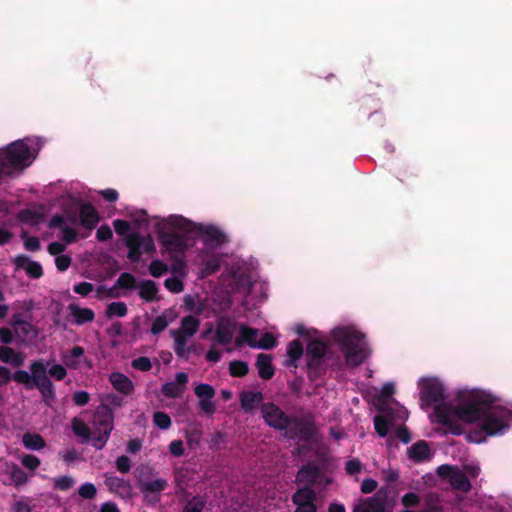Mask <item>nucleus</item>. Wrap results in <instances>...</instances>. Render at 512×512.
Returning a JSON list of instances; mask_svg holds the SVG:
<instances>
[{"mask_svg": "<svg viewBox=\"0 0 512 512\" xmlns=\"http://www.w3.org/2000/svg\"><path fill=\"white\" fill-rule=\"evenodd\" d=\"M72 259L69 255L62 254L55 257V265L59 271H66L71 265Z\"/></svg>", "mask_w": 512, "mask_h": 512, "instance_id": "nucleus-52", "label": "nucleus"}, {"mask_svg": "<svg viewBox=\"0 0 512 512\" xmlns=\"http://www.w3.org/2000/svg\"><path fill=\"white\" fill-rule=\"evenodd\" d=\"M407 455L414 463L427 462L433 456L429 444L424 440L417 441L408 447Z\"/></svg>", "mask_w": 512, "mask_h": 512, "instance_id": "nucleus-19", "label": "nucleus"}, {"mask_svg": "<svg viewBox=\"0 0 512 512\" xmlns=\"http://www.w3.org/2000/svg\"><path fill=\"white\" fill-rule=\"evenodd\" d=\"M62 213L51 217L48 227L59 229L61 239L66 243H73L77 240L78 233L76 226L80 224L85 229H94L99 221L100 215L97 209L89 202L66 193L60 197Z\"/></svg>", "mask_w": 512, "mask_h": 512, "instance_id": "nucleus-6", "label": "nucleus"}, {"mask_svg": "<svg viewBox=\"0 0 512 512\" xmlns=\"http://www.w3.org/2000/svg\"><path fill=\"white\" fill-rule=\"evenodd\" d=\"M84 355L81 346H74L70 351L62 355L63 364L69 369H77L80 366V359Z\"/></svg>", "mask_w": 512, "mask_h": 512, "instance_id": "nucleus-29", "label": "nucleus"}, {"mask_svg": "<svg viewBox=\"0 0 512 512\" xmlns=\"http://www.w3.org/2000/svg\"><path fill=\"white\" fill-rule=\"evenodd\" d=\"M6 473L15 486H22L28 482V475L16 464H6Z\"/></svg>", "mask_w": 512, "mask_h": 512, "instance_id": "nucleus-31", "label": "nucleus"}, {"mask_svg": "<svg viewBox=\"0 0 512 512\" xmlns=\"http://www.w3.org/2000/svg\"><path fill=\"white\" fill-rule=\"evenodd\" d=\"M49 362L43 359L33 360L30 363V372L17 370L13 373V380L22 384L26 389L37 388L47 405H51L56 397L54 384L48 375Z\"/></svg>", "mask_w": 512, "mask_h": 512, "instance_id": "nucleus-11", "label": "nucleus"}, {"mask_svg": "<svg viewBox=\"0 0 512 512\" xmlns=\"http://www.w3.org/2000/svg\"><path fill=\"white\" fill-rule=\"evenodd\" d=\"M170 453L175 457H180L184 454V444L181 440H174L169 445Z\"/></svg>", "mask_w": 512, "mask_h": 512, "instance_id": "nucleus-61", "label": "nucleus"}, {"mask_svg": "<svg viewBox=\"0 0 512 512\" xmlns=\"http://www.w3.org/2000/svg\"><path fill=\"white\" fill-rule=\"evenodd\" d=\"M66 366L63 364H52L50 365L49 364V367H48V375L51 378H54L55 380L57 381H61L63 380L66 375H67V371H66Z\"/></svg>", "mask_w": 512, "mask_h": 512, "instance_id": "nucleus-43", "label": "nucleus"}, {"mask_svg": "<svg viewBox=\"0 0 512 512\" xmlns=\"http://www.w3.org/2000/svg\"><path fill=\"white\" fill-rule=\"evenodd\" d=\"M153 423L162 430H167L171 426V418L164 412H155L153 414Z\"/></svg>", "mask_w": 512, "mask_h": 512, "instance_id": "nucleus-44", "label": "nucleus"}, {"mask_svg": "<svg viewBox=\"0 0 512 512\" xmlns=\"http://www.w3.org/2000/svg\"><path fill=\"white\" fill-rule=\"evenodd\" d=\"M132 223L116 219L113 221V227L117 235L123 238L124 244L128 248V258L133 262H138L143 254H152L156 251L155 242L150 235H142L135 228L146 227L149 224L148 215L144 210L134 209L129 212Z\"/></svg>", "mask_w": 512, "mask_h": 512, "instance_id": "nucleus-10", "label": "nucleus"}, {"mask_svg": "<svg viewBox=\"0 0 512 512\" xmlns=\"http://www.w3.org/2000/svg\"><path fill=\"white\" fill-rule=\"evenodd\" d=\"M203 502L193 498L188 504L185 506L183 512H202Z\"/></svg>", "mask_w": 512, "mask_h": 512, "instance_id": "nucleus-64", "label": "nucleus"}, {"mask_svg": "<svg viewBox=\"0 0 512 512\" xmlns=\"http://www.w3.org/2000/svg\"><path fill=\"white\" fill-rule=\"evenodd\" d=\"M420 407L430 422L438 425L437 431L445 435L448 431V398L444 384L435 376H422L417 380Z\"/></svg>", "mask_w": 512, "mask_h": 512, "instance_id": "nucleus-8", "label": "nucleus"}, {"mask_svg": "<svg viewBox=\"0 0 512 512\" xmlns=\"http://www.w3.org/2000/svg\"><path fill=\"white\" fill-rule=\"evenodd\" d=\"M294 330L297 335L309 339L305 357L311 379L320 377L327 367L335 370L355 368L370 354L366 335L354 322L340 323L329 332V340L339 348L341 356L330 352L328 344L318 330L308 328L304 324H297Z\"/></svg>", "mask_w": 512, "mask_h": 512, "instance_id": "nucleus-2", "label": "nucleus"}, {"mask_svg": "<svg viewBox=\"0 0 512 512\" xmlns=\"http://www.w3.org/2000/svg\"><path fill=\"white\" fill-rule=\"evenodd\" d=\"M315 500L316 493L310 487L298 489L292 497V501L296 506L295 512H317Z\"/></svg>", "mask_w": 512, "mask_h": 512, "instance_id": "nucleus-15", "label": "nucleus"}, {"mask_svg": "<svg viewBox=\"0 0 512 512\" xmlns=\"http://www.w3.org/2000/svg\"><path fill=\"white\" fill-rule=\"evenodd\" d=\"M264 400L260 391H243L240 393V404L243 410L250 412L258 408Z\"/></svg>", "mask_w": 512, "mask_h": 512, "instance_id": "nucleus-21", "label": "nucleus"}, {"mask_svg": "<svg viewBox=\"0 0 512 512\" xmlns=\"http://www.w3.org/2000/svg\"><path fill=\"white\" fill-rule=\"evenodd\" d=\"M257 262L236 259L222 274L219 285L214 289L211 299L215 312H225L232 305V294H247L258 285Z\"/></svg>", "mask_w": 512, "mask_h": 512, "instance_id": "nucleus-5", "label": "nucleus"}, {"mask_svg": "<svg viewBox=\"0 0 512 512\" xmlns=\"http://www.w3.org/2000/svg\"><path fill=\"white\" fill-rule=\"evenodd\" d=\"M11 325L14 328H18V327L22 326V329L25 333H28L29 330L31 329V325L23 319V315L21 313H15L12 316Z\"/></svg>", "mask_w": 512, "mask_h": 512, "instance_id": "nucleus-51", "label": "nucleus"}, {"mask_svg": "<svg viewBox=\"0 0 512 512\" xmlns=\"http://www.w3.org/2000/svg\"><path fill=\"white\" fill-rule=\"evenodd\" d=\"M93 284L89 282H80L74 285L73 291L79 295L87 296L93 291Z\"/></svg>", "mask_w": 512, "mask_h": 512, "instance_id": "nucleus-55", "label": "nucleus"}, {"mask_svg": "<svg viewBox=\"0 0 512 512\" xmlns=\"http://www.w3.org/2000/svg\"><path fill=\"white\" fill-rule=\"evenodd\" d=\"M131 366L139 371H149L152 368V363L148 357L141 356L133 359Z\"/></svg>", "mask_w": 512, "mask_h": 512, "instance_id": "nucleus-49", "label": "nucleus"}, {"mask_svg": "<svg viewBox=\"0 0 512 512\" xmlns=\"http://www.w3.org/2000/svg\"><path fill=\"white\" fill-rule=\"evenodd\" d=\"M79 495L84 499H93L97 493V489L93 483H84L78 489Z\"/></svg>", "mask_w": 512, "mask_h": 512, "instance_id": "nucleus-47", "label": "nucleus"}, {"mask_svg": "<svg viewBox=\"0 0 512 512\" xmlns=\"http://www.w3.org/2000/svg\"><path fill=\"white\" fill-rule=\"evenodd\" d=\"M112 429V416L108 412L101 413L98 411L94 415L93 431H91L90 428L79 419L75 418L72 421V430L74 434L81 438L82 442H88L91 440L92 445L98 450L102 449L106 445Z\"/></svg>", "mask_w": 512, "mask_h": 512, "instance_id": "nucleus-12", "label": "nucleus"}, {"mask_svg": "<svg viewBox=\"0 0 512 512\" xmlns=\"http://www.w3.org/2000/svg\"><path fill=\"white\" fill-rule=\"evenodd\" d=\"M24 247L28 251H37L40 249V241L37 237H24Z\"/></svg>", "mask_w": 512, "mask_h": 512, "instance_id": "nucleus-62", "label": "nucleus"}, {"mask_svg": "<svg viewBox=\"0 0 512 512\" xmlns=\"http://www.w3.org/2000/svg\"><path fill=\"white\" fill-rule=\"evenodd\" d=\"M108 317H124L127 314V306L124 302H112L107 306Z\"/></svg>", "mask_w": 512, "mask_h": 512, "instance_id": "nucleus-38", "label": "nucleus"}, {"mask_svg": "<svg viewBox=\"0 0 512 512\" xmlns=\"http://www.w3.org/2000/svg\"><path fill=\"white\" fill-rule=\"evenodd\" d=\"M99 194L110 203H114L119 199L118 192L113 188H107L99 191Z\"/></svg>", "mask_w": 512, "mask_h": 512, "instance_id": "nucleus-60", "label": "nucleus"}, {"mask_svg": "<svg viewBox=\"0 0 512 512\" xmlns=\"http://www.w3.org/2000/svg\"><path fill=\"white\" fill-rule=\"evenodd\" d=\"M171 271L175 274V276L185 278L187 270L184 261L181 259H175L173 261Z\"/></svg>", "mask_w": 512, "mask_h": 512, "instance_id": "nucleus-54", "label": "nucleus"}, {"mask_svg": "<svg viewBox=\"0 0 512 512\" xmlns=\"http://www.w3.org/2000/svg\"><path fill=\"white\" fill-rule=\"evenodd\" d=\"M468 424H476L486 436L502 434L512 425V412L497 405L490 391L456 389L450 393V434L465 433Z\"/></svg>", "mask_w": 512, "mask_h": 512, "instance_id": "nucleus-3", "label": "nucleus"}, {"mask_svg": "<svg viewBox=\"0 0 512 512\" xmlns=\"http://www.w3.org/2000/svg\"><path fill=\"white\" fill-rule=\"evenodd\" d=\"M345 469L349 475H354L362 470V463L357 459H350L346 462Z\"/></svg>", "mask_w": 512, "mask_h": 512, "instance_id": "nucleus-58", "label": "nucleus"}, {"mask_svg": "<svg viewBox=\"0 0 512 512\" xmlns=\"http://www.w3.org/2000/svg\"><path fill=\"white\" fill-rule=\"evenodd\" d=\"M44 141L40 137H25L0 147V185L7 177L19 175L36 159Z\"/></svg>", "mask_w": 512, "mask_h": 512, "instance_id": "nucleus-9", "label": "nucleus"}, {"mask_svg": "<svg viewBox=\"0 0 512 512\" xmlns=\"http://www.w3.org/2000/svg\"><path fill=\"white\" fill-rule=\"evenodd\" d=\"M21 464L28 470L34 472L41 464L40 459L33 454H23L19 457Z\"/></svg>", "mask_w": 512, "mask_h": 512, "instance_id": "nucleus-41", "label": "nucleus"}, {"mask_svg": "<svg viewBox=\"0 0 512 512\" xmlns=\"http://www.w3.org/2000/svg\"><path fill=\"white\" fill-rule=\"evenodd\" d=\"M167 481L163 478H156L150 481L141 482L140 488L144 493H159L165 489Z\"/></svg>", "mask_w": 512, "mask_h": 512, "instance_id": "nucleus-35", "label": "nucleus"}, {"mask_svg": "<svg viewBox=\"0 0 512 512\" xmlns=\"http://www.w3.org/2000/svg\"><path fill=\"white\" fill-rule=\"evenodd\" d=\"M9 512H32V507L26 499L20 498L11 504Z\"/></svg>", "mask_w": 512, "mask_h": 512, "instance_id": "nucleus-50", "label": "nucleus"}, {"mask_svg": "<svg viewBox=\"0 0 512 512\" xmlns=\"http://www.w3.org/2000/svg\"><path fill=\"white\" fill-rule=\"evenodd\" d=\"M109 381L114 389L125 395L130 394L134 389V384L130 378L120 372L111 373Z\"/></svg>", "mask_w": 512, "mask_h": 512, "instance_id": "nucleus-23", "label": "nucleus"}, {"mask_svg": "<svg viewBox=\"0 0 512 512\" xmlns=\"http://www.w3.org/2000/svg\"><path fill=\"white\" fill-rule=\"evenodd\" d=\"M200 337L214 346H228L234 342L238 347L248 345L251 348L271 349L277 344L271 333H260L229 316H220L215 323H207Z\"/></svg>", "mask_w": 512, "mask_h": 512, "instance_id": "nucleus-4", "label": "nucleus"}, {"mask_svg": "<svg viewBox=\"0 0 512 512\" xmlns=\"http://www.w3.org/2000/svg\"><path fill=\"white\" fill-rule=\"evenodd\" d=\"M13 262L17 269L24 270L29 277L40 278L43 274L41 264L30 259L27 255L20 254L14 258Z\"/></svg>", "mask_w": 512, "mask_h": 512, "instance_id": "nucleus-20", "label": "nucleus"}, {"mask_svg": "<svg viewBox=\"0 0 512 512\" xmlns=\"http://www.w3.org/2000/svg\"><path fill=\"white\" fill-rule=\"evenodd\" d=\"M153 219L163 252L168 253L172 259L188 250L189 238H197L201 243L196 257L200 278H206L219 270L224 258L222 248L228 242V235L220 226L195 222L179 214L155 216Z\"/></svg>", "mask_w": 512, "mask_h": 512, "instance_id": "nucleus-1", "label": "nucleus"}, {"mask_svg": "<svg viewBox=\"0 0 512 512\" xmlns=\"http://www.w3.org/2000/svg\"><path fill=\"white\" fill-rule=\"evenodd\" d=\"M262 416L269 426L279 430H286L292 425V418L273 403L262 405Z\"/></svg>", "mask_w": 512, "mask_h": 512, "instance_id": "nucleus-14", "label": "nucleus"}, {"mask_svg": "<svg viewBox=\"0 0 512 512\" xmlns=\"http://www.w3.org/2000/svg\"><path fill=\"white\" fill-rule=\"evenodd\" d=\"M187 382L188 375L184 372H179L175 375V379L173 381L162 385V393L167 397L177 398L184 392Z\"/></svg>", "mask_w": 512, "mask_h": 512, "instance_id": "nucleus-18", "label": "nucleus"}, {"mask_svg": "<svg viewBox=\"0 0 512 512\" xmlns=\"http://www.w3.org/2000/svg\"><path fill=\"white\" fill-rule=\"evenodd\" d=\"M184 306L186 310L197 315L202 314L204 311V303L192 295H186L184 297Z\"/></svg>", "mask_w": 512, "mask_h": 512, "instance_id": "nucleus-37", "label": "nucleus"}, {"mask_svg": "<svg viewBox=\"0 0 512 512\" xmlns=\"http://www.w3.org/2000/svg\"><path fill=\"white\" fill-rule=\"evenodd\" d=\"M395 392V383L388 381L383 384L380 394L385 398L379 407V413L374 417L375 430L380 437H388V444L393 445L394 439L408 444L411 435L404 425L409 417L408 410L397 402L392 395Z\"/></svg>", "mask_w": 512, "mask_h": 512, "instance_id": "nucleus-7", "label": "nucleus"}, {"mask_svg": "<svg viewBox=\"0 0 512 512\" xmlns=\"http://www.w3.org/2000/svg\"><path fill=\"white\" fill-rule=\"evenodd\" d=\"M139 295L145 301L151 302L157 299L158 288L152 280H144L139 286Z\"/></svg>", "mask_w": 512, "mask_h": 512, "instance_id": "nucleus-33", "label": "nucleus"}, {"mask_svg": "<svg viewBox=\"0 0 512 512\" xmlns=\"http://www.w3.org/2000/svg\"><path fill=\"white\" fill-rule=\"evenodd\" d=\"M320 475L319 467L313 463H308L298 471L296 481L299 484L312 485Z\"/></svg>", "mask_w": 512, "mask_h": 512, "instance_id": "nucleus-22", "label": "nucleus"}, {"mask_svg": "<svg viewBox=\"0 0 512 512\" xmlns=\"http://www.w3.org/2000/svg\"><path fill=\"white\" fill-rule=\"evenodd\" d=\"M167 271H168V265L160 259L153 260L149 265V273L153 277H156V278L161 277L162 275L166 274Z\"/></svg>", "mask_w": 512, "mask_h": 512, "instance_id": "nucleus-39", "label": "nucleus"}, {"mask_svg": "<svg viewBox=\"0 0 512 512\" xmlns=\"http://www.w3.org/2000/svg\"><path fill=\"white\" fill-rule=\"evenodd\" d=\"M61 459L68 465L80 459V453L75 449H67L59 453Z\"/></svg>", "mask_w": 512, "mask_h": 512, "instance_id": "nucleus-53", "label": "nucleus"}, {"mask_svg": "<svg viewBox=\"0 0 512 512\" xmlns=\"http://www.w3.org/2000/svg\"><path fill=\"white\" fill-rule=\"evenodd\" d=\"M136 283V279L135 277L130 274V273H122L117 281H116V285L120 288H125V289H129V288H132L134 287Z\"/></svg>", "mask_w": 512, "mask_h": 512, "instance_id": "nucleus-48", "label": "nucleus"}, {"mask_svg": "<svg viewBox=\"0 0 512 512\" xmlns=\"http://www.w3.org/2000/svg\"><path fill=\"white\" fill-rule=\"evenodd\" d=\"M90 400V396L86 391H76L73 395V401L78 406L86 405Z\"/></svg>", "mask_w": 512, "mask_h": 512, "instance_id": "nucleus-63", "label": "nucleus"}, {"mask_svg": "<svg viewBox=\"0 0 512 512\" xmlns=\"http://www.w3.org/2000/svg\"><path fill=\"white\" fill-rule=\"evenodd\" d=\"M259 376L268 380L274 375V367L272 365V357L267 354H259L256 361Z\"/></svg>", "mask_w": 512, "mask_h": 512, "instance_id": "nucleus-28", "label": "nucleus"}, {"mask_svg": "<svg viewBox=\"0 0 512 512\" xmlns=\"http://www.w3.org/2000/svg\"><path fill=\"white\" fill-rule=\"evenodd\" d=\"M25 358L26 356L22 352H17L8 346L0 347V360L4 363L19 367L23 365Z\"/></svg>", "mask_w": 512, "mask_h": 512, "instance_id": "nucleus-25", "label": "nucleus"}, {"mask_svg": "<svg viewBox=\"0 0 512 512\" xmlns=\"http://www.w3.org/2000/svg\"><path fill=\"white\" fill-rule=\"evenodd\" d=\"M304 353L303 346L299 340L291 341L287 346V357L285 366L288 368H297L298 361L302 358Z\"/></svg>", "mask_w": 512, "mask_h": 512, "instance_id": "nucleus-27", "label": "nucleus"}, {"mask_svg": "<svg viewBox=\"0 0 512 512\" xmlns=\"http://www.w3.org/2000/svg\"><path fill=\"white\" fill-rule=\"evenodd\" d=\"M75 484V480L71 476H60L54 478V486L55 488L66 491L73 487Z\"/></svg>", "mask_w": 512, "mask_h": 512, "instance_id": "nucleus-46", "label": "nucleus"}, {"mask_svg": "<svg viewBox=\"0 0 512 512\" xmlns=\"http://www.w3.org/2000/svg\"><path fill=\"white\" fill-rule=\"evenodd\" d=\"M200 326V321L195 316H185L181 320V325L178 330L172 331L183 337L191 338L196 334Z\"/></svg>", "mask_w": 512, "mask_h": 512, "instance_id": "nucleus-26", "label": "nucleus"}, {"mask_svg": "<svg viewBox=\"0 0 512 512\" xmlns=\"http://www.w3.org/2000/svg\"><path fill=\"white\" fill-rule=\"evenodd\" d=\"M174 319V313L171 310L164 311L161 315L157 316L151 326V332L155 335L164 331L170 322Z\"/></svg>", "mask_w": 512, "mask_h": 512, "instance_id": "nucleus-32", "label": "nucleus"}, {"mask_svg": "<svg viewBox=\"0 0 512 512\" xmlns=\"http://www.w3.org/2000/svg\"><path fill=\"white\" fill-rule=\"evenodd\" d=\"M116 468L121 473H127L131 468L130 459L125 455L119 456L116 459Z\"/></svg>", "mask_w": 512, "mask_h": 512, "instance_id": "nucleus-57", "label": "nucleus"}, {"mask_svg": "<svg viewBox=\"0 0 512 512\" xmlns=\"http://www.w3.org/2000/svg\"><path fill=\"white\" fill-rule=\"evenodd\" d=\"M22 443L27 450L40 451L46 447L44 438L38 433H24Z\"/></svg>", "mask_w": 512, "mask_h": 512, "instance_id": "nucleus-30", "label": "nucleus"}, {"mask_svg": "<svg viewBox=\"0 0 512 512\" xmlns=\"http://www.w3.org/2000/svg\"><path fill=\"white\" fill-rule=\"evenodd\" d=\"M174 339V351L177 356L186 358L190 353V348L187 346V342L190 338L180 336L172 332Z\"/></svg>", "mask_w": 512, "mask_h": 512, "instance_id": "nucleus-36", "label": "nucleus"}, {"mask_svg": "<svg viewBox=\"0 0 512 512\" xmlns=\"http://www.w3.org/2000/svg\"><path fill=\"white\" fill-rule=\"evenodd\" d=\"M229 370L232 376L243 377L248 373V365L244 361H232L229 364Z\"/></svg>", "mask_w": 512, "mask_h": 512, "instance_id": "nucleus-45", "label": "nucleus"}, {"mask_svg": "<svg viewBox=\"0 0 512 512\" xmlns=\"http://www.w3.org/2000/svg\"><path fill=\"white\" fill-rule=\"evenodd\" d=\"M105 484L111 491L120 495L128 494L130 491V486L128 482L117 476L107 477L105 480Z\"/></svg>", "mask_w": 512, "mask_h": 512, "instance_id": "nucleus-34", "label": "nucleus"}, {"mask_svg": "<svg viewBox=\"0 0 512 512\" xmlns=\"http://www.w3.org/2000/svg\"><path fill=\"white\" fill-rule=\"evenodd\" d=\"M66 244H67L66 242L62 243V242L55 241L48 245L47 250H48L49 254L57 257L58 255H62L63 252L66 250Z\"/></svg>", "mask_w": 512, "mask_h": 512, "instance_id": "nucleus-56", "label": "nucleus"}, {"mask_svg": "<svg viewBox=\"0 0 512 512\" xmlns=\"http://www.w3.org/2000/svg\"><path fill=\"white\" fill-rule=\"evenodd\" d=\"M286 431L290 438L306 441L313 437L316 429L309 421L292 418V425Z\"/></svg>", "mask_w": 512, "mask_h": 512, "instance_id": "nucleus-16", "label": "nucleus"}, {"mask_svg": "<svg viewBox=\"0 0 512 512\" xmlns=\"http://www.w3.org/2000/svg\"><path fill=\"white\" fill-rule=\"evenodd\" d=\"M353 512H390L384 496L376 494L355 504Z\"/></svg>", "mask_w": 512, "mask_h": 512, "instance_id": "nucleus-17", "label": "nucleus"}, {"mask_svg": "<svg viewBox=\"0 0 512 512\" xmlns=\"http://www.w3.org/2000/svg\"><path fill=\"white\" fill-rule=\"evenodd\" d=\"M113 236L112 230L108 225H102L97 229L96 237L100 241H107Z\"/></svg>", "mask_w": 512, "mask_h": 512, "instance_id": "nucleus-59", "label": "nucleus"}, {"mask_svg": "<svg viewBox=\"0 0 512 512\" xmlns=\"http://www.w3.org/2000/svg\"><path fill=\"white\" fill-rule=\"evenodd\" d=\"M68 311L77 325H83L94 320L95 314L90 308H82L76 304H70Z\"/></svg>", "mask_w": 512, "mask_h": 512, "instance_id": "nucleus-24", "label": "nucleus"}, {"mask_svg": "<svg viewBox=\"0 0 512 512\" xmlns=\"http://www.w3.org/2000/svg\"><path fill=\"white\" fill-rule=\"evenodd\" d=\"M194 392L195 395L199 398V400L212 399L215 395L214 388L211 385L205 383H200L196 385Z\"/></svg>", "mask_w": 512, "mask_h": 512, "instance_id": "nucleus-40", "label": "nucleus"}, {"mask_svg": "<svg viewBox=\"0 0 512 512\" xmlns=\"http://www.w3.org/2000/svg\"><path fill=\"white\" fill-rule=\"evenodd\" d=\"M164 285L166 289L172 293L177 294L184 290L183 278L178 276L167 278L164 282Z\"/></svg>", "mask_w": 512, "mask_h": 512, "instance_id": "nucleus-42", "label": "nucleus"}, {"mask_svg": "<svg viewBox=\"0 0 512 512\" xmlns=\"http://www.w3.org/2000/svg\"><path fill=\"white\" fill-rule=\"evenodd\" d=\"M479 472L480 467L474 461L465 463L462 469L457 466H450V499L452 498V493H455L460 509L464 512H468L466 509L468 501L465 495L471 488L470 478L477 477Z\"/></svg>", "mask_w": 512, "mask_h": 512, "instance_id": "nucleus-13", "label": "nucleus"}]
</instances>
